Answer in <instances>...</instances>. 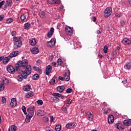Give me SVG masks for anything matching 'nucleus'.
<instances>
[{
    "label": "nucleus",
    "mask_w": 131,
    "mask_h": 131,
    "mask_svg": "<svg viewBox=\"0 0 131 131\" xmlns=\"http://www.w3.org/2000/svg\"><path fill=\"white\" fill-rule=\"evenodd\" d=\"M55 31V29L52 27L51 28L50 31L48 33L47 36L49 38H51L52 36H53V34H54V32Z\"/></svg>",
    "instance_id": "2eb2a0df"
},
{
    "label": "nucleus",
    "mask_w": 131,
    "mask_h": 131,
    "mask_svg": "<svg viewBox=\"0 0 131 131\" xmlns=\"http://www.w3.org/2000/svg\"><path fill=\"white\" fill-rule=\"evenodd\" d=\"M121 25H122V26H123L124 25H125V22L122 21L121 22Z\"/></svg>",
    "instance_id": "69168bd1"
},
{
    "label": "nucleus",
    "mask_w": 131,
    "mask_h": 131,
    "mask_svg": "<svg viewBox=\"0 0 131 131\" xmlns=\"http://www.w3.org/2000/svg\"><path fill=\"white\" fill-rule=\"evenodd\" d=\"M92 20L93 21V22H96V21H97V18H96V16H93L92 18Z\"/></svg>",
    "instance_id": "864d4df0"
},
{
    "label": "nucleus",
    "mask_w": 131,
    "mask_h": 131,
    "mask_svg": "<svg viewBox=\"0 0 131 131\" xmlns=\"http://www.w3.org/2000/svg\"><path fill=\"white\" fill-rule=\"evenodd\" d=\"M3 82L4 84H7V83H9V79L7 78H3Z\"/></svg>",
    "instance_id": "c756f323"
},
{
    "label": "nucleus",
    "mask_w": 131,
    "mask_h": 131,
    "mask_svg": "<svg viewBox=\"0 0 131 131\" xmlns=\"http://www.w3.org/2000/svg\"><path fill=\"white\" fill-rule=\"evenodd\" d=\"M115 126L116 128H118V129H124V126L123 125L121 124L120 123H117Z\"/></svg>",
    "instance_id": "a211bd4d"
},
{
    "label": "nucleus",
    "mask_w": 131,
    "mask_h": 131,
    "mask_svg": "<svg viewBox=\"0 0 131 131\" xmlns=\"http://www.w3.org/2000/svg\"><path fill=\"white\" fill-rule=\"evenodd\" d=\"M37 104H38V105H40V106H41L42 105V104H43V102L41 100H39L37 101Z\"/></svg>",
    "instance_id": "a19ab883"
},
{
    "label": "nucleus",
    "mask_w": 131,
    "mask_h": 131,
    "mask_svg": "<svg viewBox=\"0 0 131 131\" xmlns=\"http://www.w3.org/2000/svg\"><path fill=\"white\" fill-rule=\"evenodd\" d=\"M117 55V50H114L113 52L112 53V56L113 58H115L116 57V55Z\"/></svg>",
    "instance_id": "2f4dec72"
},
{
    "label": "nucleus",
    "mask_w": 131,
    "mask_h": 131,
    "mask_svg": "<svg viewBox=\"0 0 131 131\" xmlns=\"http://www.w3.org/2000/svg\"><path fill=\"white\" fill-rule=\"evenodd\" d=\"M108 122L109 124H112L114 122V116L112 115H110L108 116Z\"/></svg>",
    "instance_id": "ddd939ff"
},
{
    "label": "nucleus",
    "mask_w": 131,
    "mask_h": 131,
    "mask_svg": "<svg viewBox=\"0 0 131 131\" xmlns=\"http://www.w3.org/2000/svg\"><path fill=\"white\" fill-rule=\"evenodd\" d=\"M39 16L40 18H46V17H47V14H46L45 11L40 10L39 12Z\"/></svg>",
    "instance_id": "b1692460"
},
{
    "label": "nucleus",
    "mask_w": 131,
    "mask_h": 131,
    "mask_svg": "<svg viewBox=\"0 0 131 131\" xmlns=\"http://www.w3.org/2000/svg\"><path fill=\"white\" fill-rule=\"evenodd\" d=\"M62 111L64 113H66L67 112V107L66 106H63L62 108Z\"/></svg>",
    "instance_id": "09e8293b"
},
{
    "label": "nucleus",
    "mask_w": 131,
    "mask_h": 131,
    "mask_svg": "<svg viewBox=\"0 0 131 131\" xmlns=\"http://www.w3.org/2000/svg\"><path fill=\"white\" fill-rule=\"evenodd\" d=\"M26 19V16H25V15L23 14L21 15L20 19L21 20V21H24V20H25Z\"/></svg>",
    "instance_id": "c03bdc74"
},
{
    "label": "nucleus",
    "mask_w": 131,
    "mask_h": 131,
    "mask_svg": "<svg viewBox=\"0 0 131 131\" xmlns=\"http://www.w3.org/2000/svg\"><path fill=\"white\" fill-rule=\"evenodd\" d=\"M7 71L11 74H14L15 72V68L12 66H7Z\"/></svg>",
    "instance_id": "39448f33"
},
{
    "label": "nucleus",
    "mask_w": 131,
    "mask_h": 131,
    "mask_svg": "<svg viewBox=\"0 0 131 131\" xmlns=\"http://www.w3.org/2000/svg\"><path fill=\"white\" fill-rule=\"evenodd\" d=\"M38 78H39V76L37 74H36L33 76V79L34 80H37Z\"/></svg>",
    "instance_id": "473e14b6"
},
{
    "label": "nucleus",
    "mask_w": 131,
    "mask_h": 131,
    "mask_svg": "<svg viewBox=\"0 0 131 131\" xmlns=\"http://www.w3.org/2000/svg\"><path fill=\"white\" fill-rule=\"evenodd\" d=\"M5 90V84H0V91L1 92H3Z\"/></svg>",
    "instance_id": "58836bf2"
},
{
    "label": "nucleus",
    "mask_w": 131,
    "mask_h": 131,
    "mask_svg": "<svg viewBox=\"0 0 131 131\" xmlns=\"http://www.w3.org/2000/svg\"><path fill=\"white\" fill-rule=\"evenodd\" d=\"M16 34H17V33L16 32V31H13V32H12L11 33V35H12V36H15Z\"/></svg>",
    "instance_id": "13d9d810"
},
{
    "label": "nucleus",
    "mask_w": 131,
    "mask_h": 131,
    "mask_svg": "<svg viewBox=\"0 0 131 131\" xmlns=\"http://www.w3.org/2000/svg\"><path fill=\"white\" fill-rule=\"evenodd\" d=\"M31 120V118L30 117H28V116H27L26 118L25 119L26 122H30V120Z\"/></svg>",
    "instance_id": "37998d69"
},
{
    "label": "nucleus",
    "mask_w": 131,
    "mask_h": 131,
    "mask_svg": "<svg viewBox=\"0 0 131 131\" xmlns=\"http://www.w3.org/2000/svg\"><path fill=\"white\" fill-rule=\"evenodd\" d=\"M122 43L125 45H130L131 41L129 39L127 38H124L122 41Z\"/></svg>",
    "instance_id": "412c9836"
},
{
    "label": "nucleus",
    "mask_w": 131,
    "mask_h": 131,
    "mask_svg": "<svg viewBox=\"0 0 131 131\" xmlns=\"http://www.w3.org/2000/svg\"><path fill=\"white\" fill-rule=\"evenodd\" d=\"M43 120L45 122H48V121H49V118H48V117H45L43 118Z\"/></svg>",
    "instance_id": "3c124183"
},
{
    "label": "nucleus",
    "mask_w": 131,
    "mask_h": 131,
    "mask_svg": "<svg viewBox=\"0 0 131 131\" xmlns=\"http://www.w3.org/2000/svg\"><path fill=\"white\" fill-rule=\"evenodd\" d=\"M4 18H5V15H0V21H3V20H4Z\"/></svg>",
    "instance_id": "603ef678"
},
{
    "label": "nucleus",
    "mask_w": 131,
    "mask_h": 131,
    "mask_svg": "<svg viewBox=\"0 0 131 131\" xmlns=\"http://www.w3.org/2000/svg\"><path fill=\"white\" fill-rule=\"evenodd\" d=\"M12 4H13V1L12 0H7L6 2V5L4 8L7 9V7H11L12 6Z\"/></svg>",
    "instance_id": "6ab92c4d"
},
{
    "label": "nucleus",
    "mask_w": 131,
    "mask_h": 131,
    "mask_svg": "<svg viewBox=\"0 0 131 131\" xmlns=\"http://www.w3.org/2000/svg\"><path fill=\"white\" fill-rule=\"evenodd\" d=\"M17 106V100L16 98H12L11 100L10 106L14 108Z\"/></svg>",
    "instance_id": "9d476101"
},
{
    "label": "nucleus",
    "mask_w": 131,
    "mask_h": 131,
    "mask_svg": "<svg viewBox=\"0 0 131 131\" xmlns=\"http://www.w3.org/2000/svg\"><path fill=\"white\" fill-rule=\"evenodd\" d=\"M96 33L97 34H102V32L100 31L99 30H98L96 31Z\"/></svg>",
    "instance_id": "bf43d9fd"
},
{
    "label": "nucleus",
    "mask_w": 131,
    "mask_h": 131,
    "mask_svg": "<svg viewBox=\"0 0 131 131\" xmlns=\"http://www.w3.org/2000/svg\"><path fill=\"white\" fill-rule=\"evenodd\" d=\"M31 52L32 54H33V55H36L39 53V50H31Z\"/></svg>",
    "instance_id": "c85d7f7f"
},
{
    "label": "nucleus",
    "mask_w": 131,
    "mask_h": 131,
    "mask_svg": "<svg viewBox=\"0 0 131 131\" xmlns=\"http://www.w3.org/2000/svg\"><path fill=\"white\" fill-rule=\"evenodd\" d=\"M47 3L50 5H55V4L59 5L61 4V0H47Z\"/></svg>",
    "instance_id": "0eeeda50"
},
{
    "label": "nucleus",
    "mask_w": 131,
    "mask_h": 131,
    "mask_svg": "<svg viewBox=\"0 0 131 131\" xmlns=\"http://www.w3.org/2000/svg\"><path fill=\"white\" fill-rule=\"evenodd\" d=\"M72 89L69 88L66 90V93H67V94H70V93H72Z\"/></svg>",
    "instance_id": "49530a36"
},
{
    "label": "nucleus",
    "mask_w": 131,
    "mask_h": 131,
    "mask_svg": "<svg viewBox=\"0 0 131 131\" xmlns=\"http://www.w3.org/2000/svg\"><path fill=\"white\" fill-rule=\"evenodd\" d=\"M126 82H127V80H126V79H125L122 81V83L123 84H125V83H126Z\"/></svg>",
    "instance_id": "052dcab7"
},
{
    "label": "nucleus",
    "mask_w": 131,
    "mask_h": 131,
    "mask_svg": "<svg viewBox=\"0 0 131 131\" xmlns=\"http://www.w3.org/2000/svg\"><path fill=\"white\" fill-rule=\"evenodd\" d=\"M30 43L31 46H35L36 45V40H35V39H30Z\"/></svg>",
    "instance_id": "cd10ccee"
},
{
    "label": "nucleus",
    "mask_w": 131,
    "mask_h": 131,
    "mask_svg": "<svg viewBox=\"0 0 131 131\" xmlns=\"http://www.w3.org/2000/svg\"><path fill=\"white\" fill-rule=\"evenodd\" d=\"M55 80H56V76H54L50 81V84H55Z\"/></svg>",
    "instance_id": "7c9ffc66"
},
{
    "label": "nucleus",
    "mask_w": 131,
    "mask_h": 131,
    "mask_svg": "<svg viewBox=\"0 0 131 131\" xmlns=\"http://www.w3.org/2000/svg\"><path fill=\"white\" fill-rule=\"evenodd\" d=\"M12 22H13L12 18H9L7 20V23L8 24L12 23Z\"/></svg>",
    "instance_id": "8fccbe9b"
},
{
    "label": "nucleus",
    "mask_w": 131,
    "mask_h": 131,
    "mask_svg": "<svg viewBox=\"0 0 131 131\" xmlns=\"http://www.w3.org/2000/svg\"><path fill=\"white\" fill-rule=\"evenodd\" d=\"M86 118L89 121H92L94 118V115L91 112H88L86 114Z\"/></svg>",
    "instance_id": "1a4fd4ad"
},
{
    "label": "nucleus",
    "mask_w": 131,
    "mask_h": 131,
    "mask_svg": "<svg viewBox=\"0 0 131 131\" xmlns=\"http://www.w3.org/2000/svg\"><path fill=\"white\" fill-rule=\"evenodd\" d=\"M15 67L17 72L20 74L17 77L18 81H22L23 79H26L32 71L31 66L28 64V60L27 59L18 61L15 64Z\"/></svg>",
    "instance_id": "f257e3e1"
},
{
    "label": "nucleus",
    "mask_w": 131,
    "mask_h": 131,
    "mask_svg": "<svg viewBox=\"0 0 131 131\" xmlns=\"http://www.w3.org/2000/svg\"><path fill=\"white\" fill-rule=\"evenodd\" d=\"M54 97H51V100L54 102V103H59L60 102V99H64L63 95L57 93H53Z\"/></svg>",
    "instance_id": "f03ea898"
},
{
    "label": "nucleus",
    "mask_w": 131,
    "mask_h": 131,
    "mask_svg": "<svg viewBox=\"0 0 131 131\" xmlns=\"http://www.w3.org/2000/svg\"><path fill=\"white\" fill-rule=\"evenodd\" d=\"M34 94L32 92H30L26 94V97L27 98H30V97H33Z\"/></svg>",
    "instance_id": "a878e982"
},
{
    "label": "nucleus",
    "mask_w": 131,
    "mask_h": 131,
    "mask_svg": "<svg viewBox=\"0 0 131 131\" xmlns=\"http://www.w3.org/2000/svg\"><path fill=\"white\" fill-rule=\"evenodd\" d=\"M10 61V56L6 57L3 59V63L4 64H7L8 62Z\"/></svg>",
    "instance_id": "393cba45"
},
{
    "label": "nucleus",
    "mask_w": 131,
    "mask_h": 131,
    "mask_svg": "<svg viewBox=\"0 0 131 131\" xmlns=\"http://www.w3.org/2000/svg\"><path fill=\"white\" fill-rule=\"evenodd\" d=\"M76 126L75 125V124L73 122H71L67 124L66 127L67 128H68L69 129H71V128H75V127Z\"/></svg>",
    "instance_id": "9b49d317"
},
{
    "label": "nucleus",
    "mask_w": 131,
    "mask_h": 131,
    "mask_svg": "<svg viewBox=\"0 0 131 131\" xmlns=\"http://www.w3.org/2000/svg\"><path fill=\"white\" fill-rule=\"evenodd\" d=\"M11 130L12 131H17V126L15 125H11Z\"/></svg>",
    "instance_id": "72a5a7b5"
},
{
    "label": "nucleus",
    "mask_w": 131,
    "mask_h": 131,
    "mask_svg": "<svg viewBox=\"0 0 131 131\" xmlns=\"http://www.w3.org/2000/svg\"><path fill=\"white\" fill-rule=\"evenodd\" d=\"M22 110H23V111L24 114H25V115H26V114H27V112H26V107H25V106H23L22 107Z\"/></svg>",
    "instance_id": "79ce46f5"
},
{
    "label": "nucleus",
    "mask_w": 131,
    "mask_h": 131,
    "mask_svg": "<svg viewBox=\"0 0 131 131\" xmlns=\"http://www.w3.org/2000/svg\"><path fill=\"white\" fill-rule=\"evenodd\" d=\"M55 130H56V131L61 130V125H57L55 126Z\"/></svg>",
    "instance_id": "c9c22d12"
},
{
    "label": "nucleus",
    "mask_w": 131,
    "mask_h": 131,
    "mask_svg": "<svg viewBox=\"0 0 131 131\" xmlns=\"http://www.w3.org/2000/svg\"><path fill=\"white\" fill-rule=\"evenodd\" d=\"M52 72V66L50 65L46 67V75H50V74Z\"/></svg>",
    "instance_id": "4468645a"
},
{
    "label": "nucleus",
    "mask_w": 131,
    "mask_h": 131,
    "mask_svg": "<svg viewBox=\"0 0 131 131\" xmlns=\"http://www.w3.org/2000/svg\"><path fill=\"white\" fill-rule=\"evenodd\" d=\"M18 54H19V51H13L10 54L9 57L14 58V57H16L18 56Z\"/></svg>",
    "instance_id": "dca6fc26"
},
{
    "label": "nucleus",
    "mask_w": 131,
    "mask_h": 131,
    "mask_svg": "<svg viewBox=\"0 0 131 131\" xmlns=\"http://www.w3.org/2000/svg\"><path fill=\"white\" fill-rule=\"evenodd\" d=\"M33 115H34V112H32L31 113H29L28 114V115H27V116H28L29 117L32 118V117H33Z\"/></svg>",
    "instance_id": "4c0bfd02"
},
{
    "label": "nucleus",
    "mask_w": 131,
    "mask_h": 131,
    "mask_svg": "<svg viewBox=\"0 0 131 131\" xmlns=\"http://www.w3.org/2000/svg\"><path fill=\"white\" fill-rule=\"evenodd\" d=\"M64 79L66 81H69V80H70V71H67L66 72L64 76Z\"/></svg>",
    "instance_id": "6e6552de"
},
{
    "label": "nucleus",
    "mask_w": 131,
    "mask_h": 131,
    "mask_svg": "<svg viewBox=\"0 0 131 131\" xmlns=\"http://www.w3.org/2000/svg\"><path fill=\"white\" fill-rule=\"evenodd\" d=\"M98 58H100V59L103 58V55L102 54L98 55Z\"/></svg>",
    "instance_id": "338daca9"
},
{
    "label": "nucleus",
    "mask_w": 131,
    "mask_h": 131,
    "mask_svg": "<svg viewBox=\"0 0 131 131\" xmlns=\"http://www.w3.org/2000/svg\"><path fill=\"white\" fill-rule=\"evenodd\" d=\"M123 124L126 126H128L129 125H131V119L125 120L123 121Z\"/></svg>",
    "instance_id": "5701e85b"
},
{
    "label": "nucleus",
    "mask_w": 131,
    "mask_h": 131,
    "mask_svg": "<svg viewBox=\"0 0 131 131\" xmlns=\"http://www.w3.org/2000/svg\"><path fill=\"white\" fill-rule=\"evenodd\" d=\"M4 4H5V1H4L1 2L0 3V8H2V7H3V6H4Z\"/></svg>",
    "instance_id": "5fc2aeb1"
},
{
    "label": "nucleus",
    "mask_w": 131,
    "mask_h": 131,
    "mask_svg": "<svg viewBox=\"0 0 131 131\" xmlns=\"http://www.w3.org/2000/svg\"><path fill=\"white\" fill-rule=\"evenodd\" d=\"M57 63H58V65H62V63H63V61H62V59L59 58L57 60Z\"/></svg>",
    "instance_id": "de8ad7c7"
},
{
    "label": "nucleus",
    "mask_w": 131,
    "mask_h": 131,
    "mask_svg": "<svg viewBox=\"0 0 131 131\" xmlns=\"http://www.w3.org/2000/svg\"><path fill=\"white\" fill-rule=\"evenodd\" d=\"M58 79H59V80H64V78L61 77V76H59V78H58Z\"/></svg>",
    "instance_id": "e2e57ef3"
},
{
    "label": "nucleus",
    "mask_w": 131,
    "mask_h": 131,
    "mask_svg": "<svg viewBox=\"0 0 131 131\" xmlns=\"http://www.w3.org/2000/svg\"><path fill=\"white\" fill-rule=\"evenodd\" d=\"M116 17H120V14L119 13H116Z\"/></svg>",
    "instance_id": "774afa93"
},
{
    "label": "nucleus",
    "mask_w": 131,
    "mask_h": 131,
    "mask_svg": "<svg viewBox=\"0 0 131 131\" xmlns=\"http://www.w3.org/2000/svg\"><path fill=\"white\" fill-rule=\"evenodd\" d=\"M65 90V86H58L57 88V91L58 93H63Z\"/></svg>",
    "instance_id": "aec40b11"
},
{
    "label": "nucleus",
    "mask_w": 131,
    "mask_h": 131,
    "mask_svg": "<svg viewBox=\"0 0 131 131\" xmlns=\"http://www.w3.org/2000/svg\"><path fill=\"white\" fill-rule=\"evenodd\" d=\"M124 69L126 70H130L131 69V61L127 62L124 66Z\"/></svg>",
    "instance_id": "f3484780"
},
{
    "label": "nucleus",
    "mask_w": 131,
    "mask_h": 131,
    "mask_svg": "<svg viewBox=\"0 0 131 131\" xmlns=\"http://www.w3.org/2000/svg\"><path fill=\"white\" fill-rule=\"evenodd\" d=\"M103 104V106H104L105 107H107L108 106V104L105 102H104Z\"/></svg>",
    "instance_id": "0e129e2a"
},
{
    "label": "nucleus",
    "mask_w": 131,
    "mask_h": 131,
    "mask_svg": "<svg viewBox=\"0 0 131 131\" xmlns=\"http://www.w3.org/2000/svg\"><path fill=\"white\" fill-rule=\"evenodd\" d=\"M66 32L68 35H72V29L69 26H67L65 28Z\"/></svg>",
    "instance_id": "f8f14e48"
},
{
    "label": "nucleus",
    "mask_w": 131,
    "mask_h": 131,
    "mask_svg": "<svg viewBox=\"0 0 131 131\" xmlns=\"http://www.w3.org/2000/svg\"><path fill=\"white\" fill-rule=\"evenodd\" d=\"M52 65H53V66H54V67H56V65H57V63L55 62H52Z\"/></svg>",
    "instance_id": "680f3d73"
},
{
    "label": "nucleus",
    "mask_w": 131,
    "mask_h": 131,
    "mask_svg": "<svg viewBox=\"0 0 131 131\" xmlns=\"http://www.w3.org/2000/svg\"><path fill=\"white\" fill-rule=\"evenodd\" d=\"M56 45V38H53L49 42L47 43V47L53 48Z\"/></svg>",
    "instance_id": "423d86ee"
},
{
    "label": "nucleus",
    "mask_w": 131,
    "mask_h": 131,
    "mask_svg": "<svg viewBox=\"0 0 131 131\" xmlns=\"http://www.w3.org/2000/svg\"><path fill=\"white\" fill-rule=\"evenodd\" d=\"M2 101L4 103H6V98H5V97H2Z\"/></svg>",
    "instance_id": "4d7b16f0"
},
{
    "label": "nucleus",
    "mask_w": 131,
    "mask_h": 131,
    "mask_svg": "<svg viewBox=\"0 0 131 131\" xmlns=\"http://www.w3.org/2000/svg\"><path fill=\"white\" fill-rule=\"evenodd\" d=\"M111 111V110L110 108H107V110H104V114H107V113H109Z\"/></svg>",
    "instance_id": "a18cd8bd"
},
{
    "label": "nucleus",
    "mask_w": 131,
    "mask_h": 131,
    "mask_svg": "<svg viewBox=\"0 0 131 131\" xmlns=\"http://www.w3.org/2000/svg\"><path fill=\"white\" fill-rule=\"evenodd\" d=\"M31 26V25H30V23H26L25 24V29H28Z\"/></svg>",
    "instance_id": "f704fd0d"
},
{
    "label": "nucleus",
    "mask_w": 131,
    "mask_h": 131,
    "mask_svg": "<svg viewBox=\"0 0 131 131\" xmlns=\"http://www.w3.org/2000/svg\"><path fill=\"white\" fill-rule=\"evenodd\" d=\"M27 110H28L29 111H34V106H29L27 108Z\"/></svg>",
    "instance_id": "ea45409f"
},
{
    "label": "nucleus",
    "mask_w": 131,
    "mask_h": 131,
    "mask_svg": "<svg viewBox=\"0 0 131 131\" xmlns=\"http://www.w3.org/2000/svg\"><path fill=\"white\" fill-rule=\"evenodd\" d=\"M71 102H72V100L71 99H70L68 101V103L67 104V106H69V105H70V104H71Z\"/></svg>",
    "instance_id": "6e6d98bb"
},
{
    "label": "nucleus",
    "mask_w": 131,
    "mask_h": 131,
    "mask_svg": "<svg viewBox=\"0 0 131 131\" xmlns=\"http://www.w3.org/2000/svg\"><path fill=\"white\" fill-rule=\"evenodd\" d=\"M41 63H42V61H41V60L38 59V60H37V61H36V65L37 66H39V65H40V64H41Z\"/></svg>",
    "instance_id": "e433bc0d"
},
{
    "label": "nucleus",
    "mask_w": 131,
    "mask_h": 131,
    "mask_svg": "<svg viewBox=\"0 0 131 131\" xmlns=\"http://www.w3.org/2000/svg\"><path fill=\"white\" fill-rule=\"evenodd\" d=\"M13 39L14 41H15L16 43L14 45V48H20L22 46V42L20 41V39L17 38L16 37H13Z\"/></svg>",
    "instance_id": "20e7f679"
},
{
    "label": "nucleus",
    "mask_w": 131,
    "mask_h": 131,
    "mask_svg": "<svg viewBox=\"0 0 131 131\" xmlns=\"http://www.w3.org/2000/svg\"><path fill=\"white\" fill-rule=\"evenodd\" d=\"M33 70H34V71H36L37 72H38V73H39L40 74H41V73H42V71L41 70V69L37 67H33Z\"/></svg>",
    "instance_id": "4be33fe9"
},
{
    "label": "nucleus",
    "mask_w": 131,
    "mask_h": 131,
    "mask_svg": "<svg viewBox=\"0 0 131 131\" xmlns=\"http://www.w3.org/2000/svg\"><path fill=\"white\" fill-rule=\"evenodd\" d=\"M31 89V87L29 85H27L24 87V91L25 92H29Z\"/></svg>",
    "instance_id": "bb28decb"
},
{
    "label": "nucleus",
    "mask_w": 131,
    "mask_h": 131,
    "mask_svg": "<svg viewBox=\"0 0 131 131\" xmlns=\"http://www.w3.org/2000/svg\"><path fill=\"white\" fill-rule=\"evenodd\" d=\"M111 14H112V8L111 7H107L104 10V16L105 18L110 17V16H111Z\"/></svg>",
    "instance_id": "7ed1b4c3"
}]
</instances>
